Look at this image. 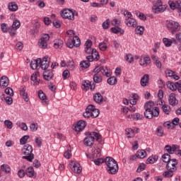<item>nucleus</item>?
I'll return each mask as SVG.
<instances>
[{"label": "nucleus", "mask_w": 181, "mask_h": 181, "mask_svg": "<svg viewBox=\"0 0 181 181\" xmlns=\"http://www.w3.org/2000/svg\"><path fill=\"white\" fill-rule=\"evenodd\" d=\"M30 130L33 131V132H36V130L37 128H39V125L37 123H32L30 126Z\"/></svg>", "instance_id": "nucleus-60"}, {"label": "nucleus", "mask_w": 181, "mask_h": 181, "mask_svg": "<svg viewBox=\"0 0 181 181\" xmlns=\"http://www.w3.org/2000/svg\"><path fill=\"white\" fill-rule=\"evenodd\" d=\"M163 42L166 47H170L172 46V44L174 43V45H177V41L176 40V38H163Z\"/></svg>", "instance_id": "nucleus-16"}, {"label": "nucleus", "mask_w": 181, "mask_h": 181, "mask_svg": "<svg viewBox=\"0 0 181 181\" xmlns=\"http://www.w3.org/2000/svg\"><path fill=\"white\" fill-rule=\"evenodd\" d=\"M177 168H167V171L164 172L163 176L165 177H172L173 176V173L176 172Z\"/></svg>", "instance_id": "nucleus-23"}, {"label": "nucleus", "mask_w": 181, "mask_h": 181, "mask_svg": "<svg viewBox=\"0 0 181 181\" xmlns=\"http://www.w3.org/2000/svg\"><path fill=\"white\" fill-rule=\"evenodd\" d=\"M93 46V42L91 40H88L85 43V52L88 54H91L92 52H94V49L91 48Z\"/></svg>", "instance_id": "nucleus-17"}, {"label": "nucleus", "mask_w": 181, "mask_h": 181, "mask_svg": "<svg viewBox=\"0 0 181 181\" xmlns=\"http://www.w3.org/2000/svg\"><path fill=\"white\" fill-rule=\"evenodd\" d=\"M117 77L115 76H111L107 79V83L110 84V86H114L116 83H117Z\"/></svg>", "instance_id": "nucleus-44"}, {"label": "nucleus", "mask_w": 181, "mask_h": 181, "mask_svg": "<svg viewBox=\"0 0 181 181\" xmlns=\"http://www.w3.org/2000/svg\"><path fill=\"white\" fill-rule=\"evenodd\" d=\"M165 150L168 153H175V151H176V146H165Z\"/></svg>", "instance_id": "nucleus-51"}, {"label": "nucleus", "mask_w": 181, "mask_h": 181, "mask_svg": "<svg viewBox=\"0 0 181 181\" xmlns=\"http://www.w3.org/2000/svg\"><path fill=\"white\" fill-rule=\"evenodd\" d=\"M80 66L81 69H88V67H90V63L88 61H82L80 63Z\"/></svg>", "instance_id": "nucleus-55"}, {"label": "nucleus", "mask_w": 181, "mask_h": 181, "mask_svg": "<svg viewBox=\"0 0 181 181\" xmlns=\"http://www.w3.org/2000/svg\"><path fill=\"white\" fill-rule=\"evenodd\" d=\"M72 42H74V46H75L76 47H78V46H80V38L77 36H74Z\"/></svg>", "instance_id": "nucleus-46"}, {"label": "nucleus", "mask_w": 181, "mask_h": 181, "mask_svg": "<svg viewBox=\"0 0 181 181\" xmlns=\"http://www.w3.org/2000/svg\"><path fill=\"white\" fill-rule=\"evenodd\" d=\"M91 55L87 56V62L90 63V62H95L100 60V54H98V52H97V49H93V52H90Z\"/></svg>", "instance_id": "nucleus-11"}, {"label": "nucleus", "mask_w": 181, "mask_h": 181, "mask_svg": "<svg viewBox=\"0 0 181 181\" xmlns=\"http://www.w3.org/2000/svg\"><path fill=\"white\" fill-rule=\"evenodd\" d=\"M112 26H115V28H119V25H121V20L115 18L111 22Z\"/></svg>", "instance_id": "nucleus-49"}, {"label": "nucleus", "mask_w": 181, "mask_h": 181, "mask_svg": "<svg viewBox=\"0 0 181 181\" xmlns=\"http://www.w3.org/2000/svg\"><path fill=\"white\" fill-rule=\"evenodd\" d=\"M135 33H136V35H144V27L137 26L135 29Z\"/></svg>", "instance_id": "nucleus-56"}, {"label": "nucleus", "mask_w": 181, "mask_h": 181, "mask_svg": "<svg viewBox=\"0 0 181 181\" xmlns=\"http://www.w3.org/2000/svg\"><path fill=\"white\" fill-rule=\"evenodd\" d=\"M168 103L170 105H173V107L177 105V104L179 103V101L177 100V99H176V94L175 93L170 94Z\"/></svg>", "instance_id": "nucleus-15"}, {"label": "nucleus", "mask_w": 181, "mask_h": 181, "mask_svg": "<svg viewBox=\"0 0 181 181\" xmlns=\"http://www.w3.org/2000/svg\"><path fill=\"white\" fill-rule=\"evenodd\" d=\"M162 109L164 113H165L167 115H169V113L170 112V106L164 105H163Z\"/></svg>", "instance_id": "nucleus-53"}, {"label": "nucleus", "mask_w": 181, "mask_h": 181, "mask_svg": "<svg viewBox=\"0 0 181 181\" xmlns=\"http://www.w3.org/2000/svg\"><path fill=\"white\" fill-rule=\"evenodd\" d=\"M170 8L173 10L175 9H181V0L177 1L175 3L173 1H171L169 3Z\"/></svg>", "instance_id": "nucleus-22"}, {"label": "nucleus", "mask_w": 181, "mask_h": 181, "mask_svg": "<svg viewBox=\"0 0 181 181\" xmlns=\"http://www.w3.org/2000/svg\"><path fill=\"white\" fill-rule=\"evenodd\" d=\"M123 15L124 16H125L124 21L132 18V13H131V12H129V11H124Z\"/></svg>", "instance_id": "nucleus-54"}, {"label": "nucleus", "mask_w": 181, "mask_h": 181, "mask_svg": "<svg viewBox=\"0 0 181 181\" xmlns=\"http://www.w3.org/2000/svg\"><path fill=\"white\" fill-rule=\"evenodd\" d=\"M93 81L94 83H101L103 81V77L101 76L100 74H95L93 76Z\"/></svg>", "instance_id": "nucleus-43"}, {"label": "nucleus", "mask_w": 181, "mask_h": 181, "mask_svg": "<svg viewBox=\"0 0 181 181\" xmlns=\"http://www.w3.org/2000/svg\"><path fill=\"white\" fill-rule=\"evenodd\" d=\"M151 59L154 62V64H156L157 69H162V62L159 60V57L152 55Z\"/></svg>", "instance_id": "nucleus-28"}, {"label": "nucleus", "mask_w": 181, "mask_h": 181, "mask_svg": "<svg viewBox=\"0 0 181 181\" xmlns=\"http://www.w3.org/2000/svg\"><path fill=\"white\" fill-rule=\"evenodd\" d=\"M61 16L64 19H69V21H74V13L73 11L66 8L64 9L61 13Z\"/></svg>", "instance_id": "nucleus-9"}, {"label": "nucleus", "mask_w": 181, "mask_h": 181, "mask_svg": "<svg viewBox=\"0 0 181 181\" xmlns=\"http://www.w3.org/2000/svg\"><path fill=\"white\" fill-rule=\"evenodd\" d=\"M111 31L112 32V33H115V35H118V33H120V35H124L125 32L119 27L112 28Z\"/></svg>", "instance_id": "nucleus-38"}, {"label": "nucleus", "mask_w": 181, "mask_h": 181, "mask_svg": "<svg viewBox=\"0 0 181 181\" xmlns=\"http://www.w3.org/2000/svg\"><path fill=\"white\" fill-rule=\"evenodd\" d=\"M38 76L39 72H35L31 75V80L33 81L35 86L39 85V79H37Z\"/></svg>", "instance_id": "nucleus-37"}, {"label": "nucleus", "mask_w": 181, "mask_h": 181, "mask_svg": "<svg viewBox=\"0 0 181 181\" xmlns=\"http://www.w3.org/2000/svg\"><path fill=\"white\" fill-rule=\"evenodd\" d=\"M162 160L163 162H165V163H168L170 161L171 158H170V155L168 154V153H165L162 156Z\"/></svg>", "instance_id": "nucleus-50"}, {"label": "nucleus", "mask_w": 181, "mask_h": 181, "mask_svg": "<svg viewBox=\"0 0 181 181\" xmlns=\"http://www.w3.org/2000/svg\"><path fill=\"white\" fill-rule=\"evenodd\" d=\"M166 9V6L165 5L162 6H153L152 10L154 13H160L162 12H165Z\"/></svg>", "instance_id": "nucleus-19"}, {"label": "nucleus", "mask_w": 181, "mask_h": 181, "mask_svg": "<svg viewBox=\"0 0 181 181\" xmlns=\"http://www.w3.org/2000/svg\"><path fill=\"white\" fill-rule=\"evenodd\" d=\"M92 160L93 162H94L95 165H96L97 166H100V165H103V163H104V162H105V160H104V159L103 158H90Z\"/></svg>", "instance_id": "nucleus-35"}, {"label": "nucleus", "mask_w": 181, "mask_h": 181, "mask_svg": "<svg viewBox=\"0 0 181 181\" xmlns=\"http://www.w3.org/2000/svg\"><path fill=\"white\" fill-rule=\"evenodd\" d=\"M99 49L102 52H105L107 49H108V45L105 42L99 43Z\"/></svg>", "instance_id": "nucleus-47"}, {"label": "nucleus", "mask_w": 181, "mask_h": 181, "mask_svg": "<svg viewBox=\"0 0 181 181\" xmlns=\"http://www.w3.org/2000/svg\"><path fill=\"white\" fill-rule=\"evenodd\" d=\"M8 86H9V79L6 76H2L0 79V86L4 88Z\"/></svg>", "instance_id": "nucleus-27"}, {"label": "nucleus", "mask_w": 181, "mask_h": 181, "mask_svg": "<svg viewBox=\"0 0 181 181\" xmlns=\"http://www.w3.org/2000/svg\"><path fill=\"white\" fill-rule=\"evenodd\" d=\"M103 136L100 133H97L95 132H91L88 136H87L84 140H83V144L86 146H91L92 145L94 144V141H100Z\"/></svg>", "instance_id": "nucleus-3"}, {"label": "nucleus", "mask_w": 181, "mask_h": 181, "mask_svg": "<svg viewBox=\"0 0 181 181\" xmlns=\"http://www.w3.org/2000/svg\"><path fill=\"white\" fill-rule=\"evenodd\" d=\"M139 64L143 67H146L147 66H149V64H151V58L148 56H141L139 60Z\"/></svg>", "instance_id": "nucleus-13"}, {"label": "nucleus", "mask_w": 181, "mask_h": 181, "mask_svg": "<svg viewBox=\"0 0 181 181\" xmlns=\"http://www.w3.org/2000/svg\"><path fill=\"white\" fill-rule=\"evenodd\" d=\"M50 36L49 34H42L40 39L38 40V47L40 49H46L47 47V42H49Z\"/></svg>", "instance_id": "nucleus-8"}, {"label": "nucleus", "mask_w": 181, "mask_h": 181, "mask_svg": "<svg viewBox=\"0 0 181 181\" xmlns=\"http://www.w3.org/2000/svg\"><path fill=\"white\" fill-rule=\"evenodd\" d=\"M1 169L2 172H5L6 173H9V172H11V167L6 164L1 165Z\"/></svg>", "instance_id": "nucleus-45"}, {"label": "nucleus", "mask_w": 181, "mask_h": 181, "mask_svg": "<svg viewBox=\"0 0 181 181\" xmlns=\"http://www.w3.org/2000/svg\"><path fill=\"white\" fill-rule=\"evenodd\" d=\"M93 100L97 103V104H101L104 98H103V95H101V93H97L94 95Z\"/></svg>", "instance_id": "nucleus-32"}, {"label": "nucleus", "mask_w": 181, "mask_h": 181, "mask_svg": "<svg viewBox=\"0 0 181 181\" xmlns=\"http://www.w3.org/2000/svg\"><path fill=\"white\" fill-rule=\"evenodd\" d=\"M49 66V57H44L42 60L41 59V62L40 63V68L42 70H46Z\"/></svg>", "instance_id": "nucleus-14"}, {"label": "nucleus", "mask_w": 181, "mask_h": 181, "mask_svg": "<svg viewBox=\"0 0 181 181\" xmlns=\"http://www.w3.org/2000/svg\"><path fill=\"white\" fill-rule=\"evenodd\" d=\"M98 115H100V110L93 105H89L86 110V112L83 113L84 118H90V117L97 118Z\"/></svg>", "instance_id": "nucleus-4"}, {"label": "nucleus", "mask_w": 181, "mask_h": 181, "mask_svg": "<svg viewBox=\"0 0 181 181\" xmlns=\"http://www.w3.org/2000/svg\"><path fill=\"white\" fill-rule=\"evenodd\" d=\"M43 76L45 80L49 81V80H52V78H53V72L52 71V70L45 71L43 73Z\"/></svg>", "instance_id": "nucleus-26"}, {"label": "nucleus", "mask_w": 181, "mask_h": 181, "mask_svg": "<svg viewBox=\"0 0 181 181\" xmlns=\"http://www.w3.org/2000/svg\"><path fill=\"white\" fill-rule=\"evenodd\" d=\"M42 137H36L35 138V144L37 145L38 148L42 146Z\"/></svg>", "instance_id": "nucleus-63"}, {"label": "nucleus", "mask_w": 181, "mask_h": 181, "mask_svg": "<svg viewBox=\"0 0 181 181\" xmlns=\"http://www.w3.org/2000/svg\"><path fill=\"white\" fill-rule=\"evenodd\" d=\"M141 86L142 87H146L148 83H149V75L148 74H145L141 79L140 81Z\"/></svg>", "instance_id": "nucleus-29"}, {"label": "nucleus", "mask_w": 181, "mask_h": 181, "mask_svg": "<svg viewBox=\"0 0 181 181\" xmlns=\"http://www.w3.org/2000/svg\"><path fill=\"white\" fill-rule=\"evenodd\" d=\"M69 168L71 172H74V173H81V166H80V163H77L75 160H72L70 162Z\"/></svg>", "instance_id": "nucleus-10"}, {"label": "nucleus", "mask_w": 181, "mask_h": 181, "mask_svg": "<svg viewBox=\"0 0 181 181\" xmlns=\"http://www.w3.org/2000/svg\"><path fill=\"white\" fill-rule=\"evenodd\" d=\"M159 158V157H158V156H152L151 157H149L147 160H146V163L149 164V163H155V162L158 161V159Z\"/></svg>", "instance_id": "nucleus-42"}, {"label": "nucleus", "mask_w": 181, "mask_h": 181, "mask_svg": "<svg viewBox=\"0 0 181 181\" xmlns=\"http://www.w3.org/2000/svg\"><path fill=\"white\" fill-rule=\"evenodd\" d=\"M156 133L158 136H163V128L158 127L156 129Z\"/></svg>", "instance_id": "nucleus-61"}, {"label": "nucleus", "mask_w": 181, "mask_h": 181, "mask_svg": "<svg viewBox=\"0 0 181 181\" xmlns=\"http://www.w3.org/2000/svg\"><path fill=\"white\" fill-rule=\"evenodd\" d=\"M20 95L23 97L25 101H29V98H28V93H26V87L21 86L20 88Z\"/></svg>", "instance_id": "nucleus-25"}, {"label": "nucleus", "mask_w": 181, "mask_h": 181, "mask_svg": "<svg viewBox=\"0 0 181 181\" xmlns=\"http://www.w3.org/2000/svg\"><path fill=\"white\" fill-rule=\"evenodd\" d=\"M124 23L128 28H136V25H138L136 23V20L134 18L124 20Z\"/></svg>", "instance_id": "nucleus-18"}, {"label": "nucleus", "mask_w": 181, "mask_h": 181, "mask_svg": "<svg viewBox=\"0 0 181 181\" xmlns=\"http://www.w3.org/2000/svg\"><path fill=\"white\" fill-rule=\"evenodd\" d=\"M12 29L16 30L19 29L21 28V21L16 20L13 21V25H12Z\"/></svg>", "instance_id": "nucleus-48"}, {"label": "nucleus", "mask_w": 181, "mask_h": 181, "mask_svg": "<svg viewBox=\"0 0 181 181\" xmlns=\"http://www.w3.org/2000/svg\"><path fill=\"white\" fill-rule=\"evenodd\" d=\"M8 8L11 12H16V10L18 9V4L15 2L9 3Z\"/></svg>", "instance_id": "nucleus-39"}, {"label": "nucleus", "mask_w": 181, "mask_h": 181, "mask_svg": "<svg viewBox=\"0 0 181 181\" xmlns=\"http://www.w3.org/2000/svg\"><path fill=\"white\" fill-rule=\"evenodd\" d=\"M92 156H93L92 158H93V159L100 158V156H101V149H100L99 148H97V147L93 148Z\"/></svg>", "instance_id": "nucleus-30"}, {"label": "nucleus", "mask_w": 181, "mask_h": 181, "mask_svg": "<svg viewBox=\"0 0 181 181\" xmlns=\"http://www.w3.org/2000/svg\"><path fill=\"white\" fill-rule=\"evenodd\" d=\"M25 173L28 177H36V173H35V170L33 169V167L30 166L28 167L25 170Z\"/></svg>", "instance_id": "nucleus-24"}, {"label": "nucleus", "mask_w": 181, "mask_h": 181, "mask_svg": "<svg viewBox=\"0 0 181 181\" xmlns=\"http://www.w3.org/2000/svg\"><path fill=\"white\" fill-rule=\"evenodd\" d=\"M128 118H132L134 121H139V119H144V115L139 113H135L134 115H129Z\"/></svg>", "instance_id": "nucleus-34"}, {"label": "nucleus", "mask_w": 181, "mask_h": 181, "mask_svg": "<svg viewBox=\"0 0 181 181\" xmlns=\"http://www.w3.org/2000/svg\"><path fill=\"white\" fill-rule=\"evenodd\" d=\"M155 103L152 101L147 102L144 105V117L148 119H152L153 117L159 116V107H154Z\"/></svg>", "instance_id": "nucleus-1"}, {"label": "nucleus", "mask_w": 181, "mask_h": 181, "mask_svg": "<svg viewBox=\"0 0 181 181\" xmlns=\"http://www.w3.org/2000/svg\"><path fill=\"white\" fill-rule=\"evenodd\" d=\"M1 29L3 33H8L9 28H8V24L3 23L1 24Z\"/></svg>", "instance_id": "nucleus-52"}, {"label": "nucleus", "mask_w": 181, "mask_h": 181, "mask_svg": "<svg viewBox=\"0 0 181 181\" xmlns=\"http://www.w3.org/2000/svg\"><path fill=\"white\" fill-rule=\"evenodd\" d=\"M82 88L84 91H88L90 88V90L94 89V88H93V85H91V81H83Z\"/></svg>", "instance_id": "nucleus-20"}, {"label": "nucleus", "mask_w": 181, "mask_h": 181, "mask_svg": "<svg viewBox=\"0 0 181 181\" xmlns=\"http://www.w3.org/2000/svg\"><path fill=\"white\" fill-rule=\"evenodd\" d=\"M4 124L6 125V127H7L8 129H12L13 127V123H12L11 120H5Z\"/></svg>", "instance_id": "nucleus-58"}, {"label": "nucleus", "mask_w": 181, "mask_h": 181, "mask_svg": "<svg viewBox=\"0 0 181 181\" xmlns=\"http://www.w3.org/2000/svg\"><path fill=\"white\" fill-rule=\"evenodd\" d=\"M28 139H29V136L28 135H25V136H23L20 139L21 144V145H25L26 144V142H28Z\"/></svg>", "instance_id": "nucleus-59"}, {"label": "nucleus", "mask_w": 181, "mask_h": 181, "mask_svg": "<svg viewBox=\"0 0 181 181\" xmlns=\"http://www.w3.org/2000/svg\"><path fill=\"white\" fill-rule=\"evenodd\" d=\"M126 62H128V63H132L134 62V57L131 54H129L125 57Z\"/></svg>", "instance_id": "nucleus-62"}, {"label": "nucleus", "mask_w": 181, "mask_h": 181, "mask_svg": "<svg viewBox=\"0 0 181 181\" xmlns=\"http://www.w3.org/2000/svg\"><path fill=\"white\" fill-rule=\"evenodd\" d=\"M87 124L86 123V121L84 120H79L76 125H75L74 129L76 131V132H81V131H84V128H86V126Z\"/></svg>", "instance_id": "nucleus-12"}, {"label": "nucleus", "mask_w": 181, "mask_h": 181, "mask_svg": "<svg viewBox=\"0 0 181 181\" xmlns=\"http://www.w3.org/2000/svg\"><path fill=\"white\" fill-rule=\"evenodd\" d=\"M103 29H108L110 28V19H107L102 25Z\"/></svg>", "instance_id": "nucleus-64"}, {"label": "nucleus", "mask_w": 181, "mask_h": 181, "mask_svg": "<svg viewBox=\"0 0 181 181\" xmlns=\"http://www.w3.org/2000/svg\"><path fill=\"white\" fill-rule=\"evenodd\" d=\"M54 47L55 49H61V47H63V40L61 39L55 40L54 41Z\"/></svg>", "instance_id": "nucleus-36"}, {"label": "nucleus", "mask_w": 181, "mask_h": 181, "mask_svg": "<svg viewBox=\"0 0 181 181\" xmlns=\"http://www.w3.org/2000/svg\"><path fill=\"white\" fill-rule=\"evenodd\" d=\"M136 154L139 159H144V158H146V151H145V150H139L136 152Z\"/></svg>", "instance_id": "nucleus-41"}, {"label": "nucleus", "mask_w": 181, "mask_h": 181, "mask_svg": "<svg viewBox=\"0 0 181 181\" xmlns=\"http://www.w3.org/2000/svg\"><path fill=\"white\" fill-rule=\"evenodd\" d=\"M176 165H177V160L171 159L170 162L167 163L166 168L167 169H173V168H176Z\"/></svg>", "instance_id": "nucleus-31"}, {"label": "nucleus", "mask_w": 181, "mask_h": 181, "mask_svg": "<svg viewBox=\"0 0 181 181\" xmlns=\"http://www.w3.org/2000/svg\"><path fill=\"white\" fill-rule=\"evenodd\" d=\"M42 63V59L38 58L36 60L32 61L30 63V67L33 70H36V69H39L40 64Z\"/></svg>", "instance_id": "nucleus-21"}, {"label": "nucleus", "mask_w": 181, "mask_h": 181, "mask_svg": "<svg viewBox=\"0 0 181 181\" xmlns=\"http://www.w3.org/2000/svg\"><path fill=\"white\" fill-rule=\"evenodd\" d=\"M166 26L167 29H168L173 35L180 30V24L173 20L167 21Z\"/></svg>", "instance_id": "nucleus-6"}, {"label": "nucleus", "mask_w": 181, "mask_h": 181, "mask_svg": "<svg viewBox=\"0 0 181 181\" xmlns=\"http://www.w3.org/2000/svg\"><path fill=\"white\" fill-rule=\"evenodd\" d=\"M105 163L107 165V170L110 175H115L118 173V163L112 157H107L105 159Z\"/></svg>", "instance_id": "nucleus-2"}, {"label": "nucleus", "mask_w": 181, "mask_h": 181, "mask_svg": "<svg viewBox=\"0 0 181 181\" xmlns=\"http://www.w3.org/2000/svg\"><path fill=\"white\" fill-rule=\"evenodd\" d=\"M145 168H146V165H145V163H141L137 170H136V172L138 173H141V172H143V170H145Z\"/></svg>", "instance_id": "nucleus-57"}, {"label": "nucleus", "mask_w": 181, "mask_h": 181, "mask_svg": "<svg viewBox=\"0 0 181 181\" xmlns=\"http://www.w3.org/2000/svg\"><path fill=\"white\" fill-rule=\"evenodd\" d=\"M38 97L40 100H42L43 105L47 104V98H46V95H45V93H43L42 90L38 92Z\"/></svg>", "instance_id": "nucleus-33"}, {"label": "nucleus", "mask_w": 181, "mask_h": 181, "mask_svg": "<svg viewBox=\"0 0 181 181\" xmlns=\"http://www.w3.org/2000/svg\"><path fill=\"white\" fill-rule=\"evenodd\" d=\"M93 73H95V74H103L106 77H110L112 74L111 70L108 69L107 67L101 66H96L93 70Z\"/></svg>", "instance_id": "nucleus-7"}, {"label": "nucleus", "mask_w": 181, "mask_h": 181, "mask_svg": "<svg viewBox=\"0 0 181 181\" xmlns=\"http://www.w3.org/2000/svg\"><path fill=\"white\" fill-rule=\"evenodd\" d=\"M126 135L128 138H134L135 136V131L131 128L126 129Z\"/></svg>", "instance_id": "nucleus-40"}, {"label": "nucleus", "mask_w": 181, "mask_h": 181, "mask_svg": "<svg viewBox=\"0 0 181 181\" xmlns=\"http://www.w3.org/2000/svg\"><path fill=\"white\" fill-rule=\"evenodd\" d=\"M22 152L23 155L25 156L23 157V159H26L28 162H32L35 158V155L32 153L33 152V148L32 146L29 144H26L24 146L23 148L22 149Z\"/></svg>", "instance_id": "nucleus-5"}]
</instances>
